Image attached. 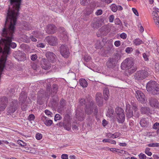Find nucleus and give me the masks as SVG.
<instances>
[{
	"label": "nucleus",
	"instance_id": "nucleus-44",
	"mask_svg": "<svg viewBox=\"0 0 159 159\" xmlns=\"http://www.w3.org/2000/svg\"><path fill=\"white\" fill-rule=\"evenodd\" d=\"M111 7L113 11L116 12L117 11V7L115 5H111Z\"/></svg>",
	"mask_w": 159,
	"mask_h": 159
},
{
	"label": "nucleus",
	"instance_id": "nucleus-29",
	"mask_svg": "<svg viewBox=\"0 0 159 159\" xmlns=\"http://www.w3.org/2000/svg\"><path fill=\"white\" fill-rule=\"evenodd\" d=\"M140 125L142 127H145L148 125L147 119L146 118L142 119L140 122Z\"/></svg>",
	"mask_w": 159,
	"mask_h": 159
},
{
	"label": "nucleus",
	"instance_id": "nucleus-53",
	"mask_svg": "<svg viewBox=\"0 0 159 159\" xmlns=\"http://www.w3.org/2000/svg\"><path fill=\"white\" fill-rule=\"evenodd\" d=\"M156 71L158 72H159V63H157L155 65Z\"/></svg>",
	"mask_w": 159,
	"mask_h": 159
},
{
	"label": "nucleus",
	"instance_id": "nucleus-12",
	"mask_svg": "<svg viewBox=\"0 0 159 159\" xmlns=\"http://www.w3.org/2000/svg\"><path fill=\"white\" fill-rule=\"evenodd\" d=\"M109 32L106 26H103L101 27L97 33L98 37H100L102 35H106Z\"/></svg>",
	"mask_w": 159,
	"mask_h": 159
},
{
	"label": "nucleus",
	"instance_id": "nucleus-57",
	"mask_svg": "<svg viewBox=\"0 0 159 159\" xmlns=\"http://www.w3.org/2000/svg\"><path fill=\"white\" fill-rule=\"evenodd\" d=\"M61 158L62 159H68V155L66 154H63L61 155Z\"/></svg>",
	"mask_w": 159,
	"mask_h": 159
},
{
	"label": "nucleus",
	"instance_id": "nucleus-16",
	"mask_svg": "<svg viewBox=\"0 0 159 159\" xmlns=\"http://www.w3.org/2000/svg\"><path fill=\"white\" fill-rule=\"evenodd\" d=\"M10 8L15 7L16 10H18L19 8H20L21 0H10Z\"/></svg>",
	"mask_w": 159,
	"mask_h": 159
},
{
	"label": "nucleus",
	"instance_id": "nucleus-33",
	"mask_svg": "<svg viewBox=\"0 0 159 159\" xmlns=\"http://www.w3.org/2000/svg\"><path fill=\"white\" fill-rule=\"evenodd\" d=\"M64 128L67 130H69L71 128V124L69 123L63 124Z\"/></svg>",
	"mask_w": 159,
	"mask_h": 159
},
{
	"label": "nucleus",
	"instance_id": "nucleus-43",
	"mask_svg": "<svg viewBox=\"0 0 159 159\" xmlns=\"http://www.w3.org/2000/svg\"><path fill=\"white\" fill-rule=\"evenodd\" d=\"M139 157L140 159H146V156L144 154L141 153L139 155Z\"/></svg>",
	"mask_w": 159,
	"mask_h": 159
},
{
	"label": "nucleus",
	"instance_id": "nucleus-1",
	"mask_svg": "<svg viewBox=\"0 0 159 159\" xmlns=\"http://www.w3.org/2000/svg\"><path fill=\"white\" fill-rule=\"evenodd\" d=\"M121 67L122 70H126V72L131 75L137 70L136 66H134V63L131 58L125 59L121 64Z\"/></svg>",
	"mask_w": 159,
	"mask_h": 159
},
{
	"label": "nucleus",
	"instance_id": "nucleus-42",
	"mask_svg": "<svg viewBox=\"0 0 159 159\" xmlns=\"http://www.w3.org/2000/svg\"><path fill=\"white\" fill-rule=\"evenodd\" d=\"M34 118L35 116L34 115L31 114L29 116L28 118V119L30 121H31L34 120Z\"/></svg>",
	"mask_w": 159,
	"mask_h": 159
},
{
	"label": "nucleus",
	"instance_id": "nucleus-21",
	"mask_svg": "<svg viewBox=\"0 0 159 159\" xmlns=\"http://www.w3.org/2000/svg\"><path fill=\"white\" fill-rule=\"evenodd\" d=\"M27 98V95L26 93L22 92L20 95L19 97V101L21 103H25V100Z\"/></svg>",
	"mask_w": 159,
	"mask_h": 159
},
{
	"label": "nucleus",
	"instance_id": "nucleus-15",
	"mask_svg": "<svg viewBox=\"0 0 159 159\" xmlns=\"http://www.w3.org/2000/svg\"><path fill=\"white\" fill-rule=\"evenodd\" d=\"M96 100L98 105L101 106L103 103V98L102 94L100 93H98L96 95Z\"/></svg>",
	"mask_w": 159,
	"mask_h": 159
},
{
	"label": "nucleus",
	"instance_id": "nucleus-38",
	"mask_svg": "<svg viewBox=\"0 0 159 159\" xmlns=\"http://www.w3.org/2000/svg\"><path fill=\"white\" fill-rule=\"evenodd\" d=\"M28 106L25 104V103H23L21 104V108L24 111H25L27 109Z\"/></svg>",
	"mask_w": 159,
	"mask_h": 159
},
{
	"label": "nucleus",
	"instance_id": "nucleus-13",
	"mask_svg": "<svg viewBox=\"0 0 159 159\" xmlns=\"http://www.w3.org/2000/svg\"><path fill=\"white\" fill-rule=\"evenodd\" d=\"M57 28L53 24H49L47 26L46 31L47 33L49 34H53L56 32Z\"/></svg>",
	"mask_w": 159,
	"mask_h": 159
},
{
	"label": "nucleus",
	"instance_id": "nucleus-37",
	"mask_svg": "<svg viewBox=\"0 0 159 159\" xmlns=\"http://www.w3.org/2000/svg\"><path fill=\"white\" fill-rule=\"evenodd\" d=\"M150 150V148H146L145 150V152L146 154H147L149 156H151L152 153L151 152H149V150Z\"/></svg>",
	"mask_w": 159,
	"mask_h": 159
},
{
	"label": "nucleus",
	"instance_id": "nucleus-51",
	"mask_svg": "<svg viewBox=\"0 0 159 159\" xmlns=\"http://www.w3.org/2000/svg\"><path fill=\"white\" fill-rule=\"evenodd\" d=\"M110 22H112L114 19V16L113 15H111L109 17Z\"/></svg>",
	"mask_w": 159,
	"mask_h": 159
},
{
	"label": "nucleus",
	"instance_id": "nucleus-61",
	"mask_svg": "<svg viewBox=\"0 0 159 159\" xmlns=\"http://www.w3.org/2000/svg\"><path fill=\"white\" fill-rule=\"evenodd\" d=\"M159 125V123H156L153 125V128L154 129H157Z\"/></svg>",
	"mask_w": 159,
	"mask_h": 159
},
{
	"label": "nucleus",
	"instance_id": "nucleus-23",
	"mask_svg": "<svg viewBox=\"0 0 159 159\" xmlns=\"http://www.w3.org/2000/svg\"><path fill=\"white\" fill-rule=\"evenodd\" d=\"M150 106L152 107H155L157 104H158V101L155 98H151L149 99Z\"/></svg>",
	"mask_w": 159,
	"mask_h": 159
},
{
	"label": "nucleus",
	"instance_id": "nucleus-40",
	"mask_svg": "<svg viewBox=\"0 0 159 159\" xmlns=\"http://www.w3.org/2000/svg\"><path fill=\"white\" fill-rule=\"evenodd\" d=\"M17 143L22 146H25L26 145V144L23 141L20 140H18L17 141Z\"/></svg>",
	"mask_w": 159,
	"mask_h": 159
},
{
	"label": "nucleus",
	"instance_id": "nucleus-27",
	"mask_svg": "<svg viewBox=\"0 0 159 159\" xmlns=\"http://www.w3.org/2000/svg\"><path fill=\"white\" fill-rule=\"evenodd\" d=\"M60 31L61 32H63L62 35L64 37V40H68V39L67 35V34L66 32L65 31L64 28L62 27L61 28Z\"/></svg>",
	"mask_w": 159,
	"mask_h": 159
},
{
	"label": "nucleus",
	"instance_id": "nucleus-55",
	"mask_svg": "<svg viewBox=\"0 0 159 159\" xmlns=\"http://www.w3.org/2000/svg\"><path fill=\"white\" fill-rule=\"evenodd\" d=\"M143 56L145 61H148V56L145 53H144L143 54Z\"/></svg>",
	"mask_w": 159,
	"mask_h": 159
},
{
	"label": "nucleus",
	"instance_id": "nucleus-62",
	"mask_svg": "<svg viewBox=\"0 0 159 159\" xmlns=\"http://www.w3.org/2000/svg\"><path fill=\"white\" fill-rule=\"evenodd\" d=\"M81 105H83L85 103V100L84 99H81L79 101Z\"/></svg>",
	"mask_w": 159,
	"mask_h": 159
},
{
	"label": "nucleus",
	"instance_id": "nucleus-56",
	"mask_svg": "<svg viewBox=\"0 0 159 159\" xmlns=\"http://www.w3.org/2000/svg\"><path fill=\"white\" fill-rule=\"evenodd\" d=\"M91 57L89 56H86L84 57V60L86 62L89 61L91 59Z\"/></svg>",
	"mask_w": 159,
	"mask_h": 159
},
{
	"label": "nucleus",
	"instance_id": "nucleus-45",
	"mask_svg": "<svg viewBox=\"0 0 159 159\" xmlns=\"http://www.w3.org/2000/svg\"><path fill=\"white\" fill-rule=\"evenodd\" d=\"M60 104L62 107V110H63L64 109V106L65 105V100L64 99H62L60 101Z\"/></svg>",
	"mask_w": 159,
	"mask_h": 159
},
{
	"label": "nucleus",
	"instance_id": "nucleus-48",
	"mask_svg": "<svg viewBox=\"0 0 159 159\" xmlns=\"http://www.w3.org/2000/svg\"><path fill=\"white\" fill-rule=\"evenodd\" d=\"M36 139L38 140H40L42 138V134H40L38 133L36 134Z\"/></svg>",
	"mask_w": 159,
	"mask_h": 159
},
{
	"label": "nucleus",
	"instance_id": "nucleus-10",
	"mask_svg": "<svg viewBox=\"0 0 159 159\" xmlns=\"http://www.w3.org/2000/svg\"><path fill=\"white\" fill-rule=\"evenodd\" d=\"M8 100L6 97H3L0 98V112L5 109Z\"/></svg>",
	"mask_w": 159,
	"mask_h": 159
},
{
	"label": "nucleus",
	"instance_id": "nucleus-3",
	"mask_svg": "<svg viewBox=\"0 0 159 159\" xmlns=\"http://www.w3.org/2000/svg\"><path fill=\"white\" fill-rule=\"evenodd\" d=\"M149 68L145 67L136 72L134 75V79L138 80H142L147 77L149 75Z\"/></svg>",
	"mask_w": 159,
	"mask_h": 159
},
{
	"label": "nucleus",
	"instance_id": "nucleus-28",
	"mask_svg": "<svg viewBox=\"0 0 159 159\" xmlns=\"http://www.w3.org/2000/svg\"><path fill=\"white\" fill-rule=\"evenodd\" d=\"M141 112L142 113L147 114L150 112V109L147 107H141Z\"/></svg>",
	"mask_w": 159,
	"mask_h": 159
},
{
	"label": "nucleus",
	"instance_id": "nucleus-34",
	"mask_svg": "<svg viewBox=\"0 0 159 159\" xmlns=\"http://www.w3.org/2000/svg\"><path fill=\"white\" fill-rule=\"evenodd\" d=\"M34 34L35 36L37 38H40L42 34H41L39 31H35L34 32Z\"/></svg>",
	"mask_w": 159,
	"mask_h": 159
},
{
	"label": "nucleus",
	"instance_id": "nucleus-8",
	"mask_svg": "<svg viewBox=\"0 0 159 159\" xmlns=\"http://www.w3.org/2000/svg\"><path fill=\"white\" fill-rule=\"evenodd\" d=\"M60 52L61 55L65 58H67L69 56V49L66 45H63L61 46Z\"/></svg>",
	"mask_w": 159,
	"mask_h": 159
},
{
	"label": "nucleus",
	"instance_id": "nucleus-64",
	"mask_svg": "<svg viewBox=\"0 0 159 159\" xmlns=\"http://www.w3.org/2000/svg\"><path fill=\"white\" fill-rule=\"evenodd\" d=\"M112 134L111 133H108L106 134V137L109 138H111L112 137Z\"/></svg>",
	"mask_w": 159,
	"mask_h": 159
},
{
	"label": "nucleus",
	"instance_id": "nucleus-39",
	"mask_svg": "<svg viewBox=\"0 0 159 159\" xmlns=\"http://www.w3.org/2000/svg\"><path fill=\"white\" fill-rule=\"evenodd\" d=\"M45 114L48 116L52 117L53 116L52 113L48 110H46L45 111Z\"/></svg>",
	"mask_w": 159,
	"mask_h": 159
},
{
	"label": "nucleus",
	"instance_id": "nucleus-31",
	"mask_svg": "<svg viewBox=\"0 0 159 159\" xmlns=\"http://www.w3.org/2000/svg\"><path fill=\"white\" fill-rule=\"evenodd\" d=\"M91 26L94 29H97L100 26L98 21H96L91 24Z\"/></svg>",
	"mask_w": 159,
	"mask_h": 159
},
{
	"label": "nucleus",
	"instance_id": "nucleus-25",
	"mask_svg": "<svg viewBox=\"0 0 159 159\" xmlns=\"http://www.w3.org/2000/svg\"><path fill=\"white\" fill-rule=\"evenodd\" d=\"M79 82L80 85L83 88L86 87L88 85L87 81L84 79H81L79 80Z\"/></svg>",
	"mask_w": 159,
	"mask_h": 159
},
{
	"label": "nucleus",
	"instance_id": "nucleus-35",
	"mask_svg": "<svg viewBox=\"0 0 159 159\" xmlns=\"http://www.w3.org/2000/svg\"><path fill=\"white\" fill-rule=\"evenodd\" d=\"M148 146L149 147H159V143H152L148 144Z\"/></svg>",
	"mask_w": 159,
	"mask_h": 159
},
{
	"label": "nucleus",
	"instance_id": "nucleus-49",
	"mask_svg": "<svg viewBox=\"0 0 159 159\" xmlns=\"http://www.w3.org/2000/svg\"><path fill=\"white\" fill-rule=\"evenodd\" d=\"M120 37L122 39H125L126 38L127 35L125 33H123L120 34Z\"/></svg>",
	"mask_w": 159,
	"mask_h": 159
},
{
	"label": "nucleus",
	"instance_id": "nucleus-50",
	"mask_svg": "<svg viewBox=\"0 0 159 159\" xmlns=\"http://www.w3.org/2000/svg\"><path fill=\"white\" fill-rule=\"evenodd\" d=\"M115 22L116 24L120 25L121 23V21L119 18H116L115 20Z\"/></svg>",
	"mask_w": 159,
	"mask_h": 159
},
{
	"label": "nucleus",
	"instance_id": "nucleus-52",
	"mask_svg": "<svg viewBox=\"0 0 159 159\" xmlns=\"http://www.w3.org/2000/svg\"><path fill=\"white\" fill-rule=\"evenodd\" d=\"M132 10L134 12V13L137 16H139V13L137 10L136 9L134 8H132Z\"/></svg>",
	"mask_w": 159,
	"mask_h": 159
},
{
	"label": "nucleus",
	"instance_id": "nucleus-7",
	"mask_svg": "<svg viewBox=\"0 0 159 159\" xmlns=\"http://www.w3.org/2000/svg\"><path fill=\"white\" fill-rule=\"evenodd\" d=\"M116 113L117 114V118L119 123H123L125 119V115L124 113L123 110L120 107H117L115 110Z\"/></svg>",
	"mask_w": 159,
	"mask_h": 159
},
{
	"label": "nucleus",
	"instance_id": "nucleus-60",
	"mask_svg": "<svg viewBox=\"0 0 159 159\" xmlns=\"http://www.w3.org/2000/svg\"><path fill=\"white\" fill-rule=\"evenodd\" d=\"M32 67L34 70H36L37 68V65L34 63H33L31 65Z\"/></svg>",
	"mask_w": 159,
	"mask_h": 159
},
{
	"label": "nucleus",
	"instance_id": "nucleus-20",
	"mask_svg": "<svg viewBox=\"0 0 159 159\" xmlns=\"http://www.w3.org/2000/svg\"><path fill=\"white\" fill-rule=\"evenodd\" d=\"M42 120L44 123L47 126H50L52 124L53 122L52 120H48L47 117L43 116L42 117Z\"/></svg>",
	"mask_w": 159,
	"mask_h": 159
},
{
	"label": "nucleus",
	"instance_id": "nucleus-18",
	"mask_svg": "<svg viewBox=\"0 0 159 159\" xmlns=\"http://www.w3.org/2000/svg\"><path fill=\"white\" fill-rule=\"evenodd\" d=\"M25 54L21 51H18L16 52V58L19 61H22L26 59Z\"/></svg>",
	"mask_w": 159,
	"mask_h": 159
},
{
	"label": "nucleus",
	"instance_id": "nucleus-59",
	"mask_svg": "<svg viewBox=\"0 0 159 159\" xmlns=\"http://www.w3.org/2000/svg\"><path fill=\"white\" fill-rule=\"evenodd\" d=\"M102 13V11L101 9H99L97 10L96 12V14L97 15H100Z\"/></svg>",
	"mask_w": 159,
	"mask_h": 159
},
{
	"label": "nucleus",
	"instance_id": "nucleus-47",
	"mask_svg": "<svg viewBox=\"0 0 159 159\" xmlns=\"http://www.w3.org/2000/svg\"><path fill=\"white\" fill-rule=\"evenodd\" d=\"M53 89L52 91L55 93H56L57 89V86L56 85H53L52 86Z\"/></svg>",
	"mask_w": 159,
	"mask_h": 159
},
{
	"label": "nucleus",
	"instance_id": "nucleus-6",
	"mask_svg": "<svg viewBox=\"0 0 159 159\" xmlns=\"http://www.w3.org/2000/svg\"><path fill=\"white\" fill-rule=\"evenodd\" d=\"M18 105L17 100H14L10 103L7 109V112L8 115H11L17 109Z\"/></svg>",
	"mask_w": 159,
	"mask_h": 159
},
{
	"label": "nucleus",
	"instance_id": "nucleus-32",
	"mask_svg": "<svg viewBox=\"0 0 159 159\" xmlns=\"http://www.w3.org/2000/svg\"><path fill=\"white\" fill-rule=\"evenodd\" d=\"M80 4L84 6L87 5L90 2V0H80Z\"/></svg>",
	"mask_w": 159,
	"mask_h": 159
},
{
	"label": "nucleus",
	"instance_id": "nucleus-30",
	"mask_svg": "<svg viewBox=\"0 0 159 159\" xmlns=\"http://www.w3.org/2000/svg\"><path fill=\"white\" fill-rule=\"evenodd\" d=\"M133 43L135 45H139L143 43V41L139 39H137L134 40Z\"/></svg>",
	"mask_w": 159,
	"mask_h": 159
},
{
	"label": "nucleus",
	"instance_id": "nucleus-41",
	"mask_svg": "<svg viewBox=\"0 0 159 159\" xmlns=\"http://www.w3.org/2000/svg\"><path fill=\"white\" fill-rule=\"evenodd\" d=\"M120 134L119 133H118V132L115 133L114 134H112V138L114 139V138H118V137H119L120 136Z\"/></svg>",
	"mask_w": 159,
	"mask_h": 159
},
{
	"label": "nucleus",
	"instance_id": "nucleus-4",
	"mask_svg": "<svg viewBox=\"0 0 159 159\" xmlns=\"http://www.w3.org/2000/svg\"><path fill=\"white\" fill-rule=\"evenodd\" d=\"M121 55L116 54L113 57L109 58L107 62V66L109 69H113L115 66L117 62L120 59Z\"/></svg>",
	"mask_w": 159,
	"mask_h": 159
},
{
	"label": "nucleus",
	"instance_id": "nucleus-54",
	"mask_svg": "<svg viewBox=\"0 0 159 159\" xmlns=\"http://www.w3.org/2000/svg\"><path fill=\"white\" fill-rule=\"evenodd\" d=\"M37 58V56L36 54L33 55L31 56V59L32 61L35 60Z\"/></svg>",
	"mask_w": 159,
	"mask_h": 159
},
{
	"label": "nucleus",
	"instance_id": "nucleus-17",
	"mask_svg": "<svg viewBox=\"0 0 159 159\" xmlns=\"http://www.w3.org/2000/svg\"><path fill=\"white\" fill-rule=\"evenodd\" d=\"M41 67L43 69L48 70L50 67V64L46 59H42L41 61Z\"/></svg>",
	"mask_w": 159,
	"mask_h": 159
},
{
	"label": "nucleus",
	"instance_id": "nucleus-46",
	"mask_svg": "<svg viewBox=\"0 0 159 159\" xmlns=\"http://www.w3.org/2000/svg\"><path fill=\"white\" fill-rule=\"evenodd\" d=\"M133 48L131 47H128L125 49V52H126L129 53L131 52L132 51Z\"/></svg>",
	"mask_w": 159,
	"mask_h": 159
},
{
	"label": "nucleus",
	"instance_id": "nucleus-58",
	"mask_svg": "<svg viewBox=\"0 0 159 159\" xmlns=\"http://www.w3.org/2000/svg\"><path fill=\"white\" fill-rule=\"evenodd\" d=\"M114 44L117 47L119 46L120 45V41H117L115 42Z\"/></svg>",
	"mask_w": 159,
	"mask_h": 159
},
{
	"label": "nucleus",
	"instance_id": "nucleus-24",
	"mask_svg": "<svg viewBox=\"0 0 159 159\" xmlns=\"http://www.w3.org/2000/svg\"><path fill=\"white\" fill-rule=\"evenodd\" d=\"M103 94L104 99L107 100L110 95L109 89L107 88H105L103 91Z\"/></svg>",
	"mask_w": 159,
	"mask_h": 159
},
{
	"label": "nucleus",
	"instance_id": "nucleus-63",
	"mask_svg": "<svg viewBox=\"0 0 159 159\" xmlns=\"http://www.w3.org/2000/svg\"><path fill=\"white\" fill-rule=\"evenodd\" d=\"M102 124L103 126H105L107 124V122L106 120L104 119L102 120Z\"/></svg>",
	"mask_w": 159,
	"mask_h": 159
},
{
	"label": "nucleus",
	"instance_id": "nucleus-9",
	"mask_svg": "<svg viewBox=\"0 0 159 159\" xmlns=\"http://www.w3.org/2000/svg\"><path fill=\"white\" fill-rule=\"evenodd\" d=\"M45 40L51 45L55 46L57 44L58 39L55 37L52 36H47Z\"/></svg>",
	"mask_w": 159,
	"mask_h": 159
},
{
	"label": "nucleus",
	"instance_id": "nucleus-2",
	"mask_svg": "<svg viewBox=\"0 0 159 159\" xmlns=\"http://www.w3.org/2000/svg\"><path fill=\"white\" fill-rule=\"evenodd\" d=\"M146 89L150 93L157 94L159 91V85L155 81H150L146 85Z\"/></svg>",
	"mask_w": 159,
	"mask_h": 159
},
{
	"label": "nucleus",
	"instance_id": "nucleus-19",
	"mask_svg": "<svg viewBox=\"0 0 159 159\" xmlns=\"http://www.w3.org/2000/svg\"><path fill=\"white\" fill-rule=\"evenodd\" d=\"M126 114L128 118H130L133 116V111L130 109V105L129 104L126 105Z\"/></svg>",
	"mask_w": 159,
	"mask_h": 159
},
{
	"label": "nucleus",
	"instance_id": "nucleus-14",
	"mask_svg": "<svg viewBox=\"0 0 159 159\" xmlns=\"http://www.w3.org/2000/svg\"><path fill=\"white\" fill-rule=\"evenodd\" d=\"M45 55L48 60L51 62H54L56 61V56L52 52H47L46 53Z\"/></svg>",
	"mask_w": 159,
	"mask_h": 159
},
{
	"label": "nucleus",
	"instance_id": "nucleus-36",
	"mask_svg": "<svg viewBox=\"0 0 159 159\" xmlns=\"http://www.w3.org/2000/svg\"><path fill=\"white\" fill-rule=\"evenodd\" d=\"M62 117L59 114H56L54 117V120L56 121L61 119Z\"/></svg>",
	"mask_w": 159,
	"mask_h": 159
},
{
	"label": "nucleus",
	"instance_id": "nucleus-5",
	"mask_svg": "<svg viewBox=\"0 0 159 159\" xmlns=\"http://www.w3.org/2000/svg\"><path fill=\"white\" fill-rule=\"evenodd\" d=\"M86 113L88 115H90L94 111L95 115L98 113L97 106L93 101H89L88 104L86 105L85 109Z\"/></svg>",
	"mask_w": 159,
	"mask_h": 159
},
{
	"label": "nucleus",
	"instance_id": "nucleus-11",
	"mask_svg": "<svg viewBox=\"0 0 159 159\" xmlns=\"http://www.w3.org/2000/svg\"><path fill=\"white\" fill-rule=\"evenodd\" d=\"M136 96L137 99L141 103H144L145 102L146 98L144 94L140 90L136 91Z\"/></svg>",
	"mask_w": 159,
	"mask_h": 159
},
{
	"label": "nucleus",
	"instance_id": "nucleus-26",
	"mask_svg": "<svg viewBox=\"0 0 159 159\" xmlns=\"http://www.w3.org/2000/svg\"><path fill=\"white\" fill-rule=\"evenodd\" d=\"M103 42L98 40L95 44V48L97 49H101L103 47Z\"/></svg>",
	"mask_w": 159,
	"mask_h": 159
},
{
	"label": "nucleus",
	"instance_id": "nucleus-22",
	"mask_svg": "<svg viewBox=\"0 0 159 159\" xmlns=\"http://www.w3.org/2000/svg\"><path fill=\"white\" fill-rule=\"evenodd\" d=\"M152 15L155 23L157 25H159V16L158 13L153 11Z\"/></svg>",
	"mask_w": 159,
	"mask_h": 159
}]
</instances>
